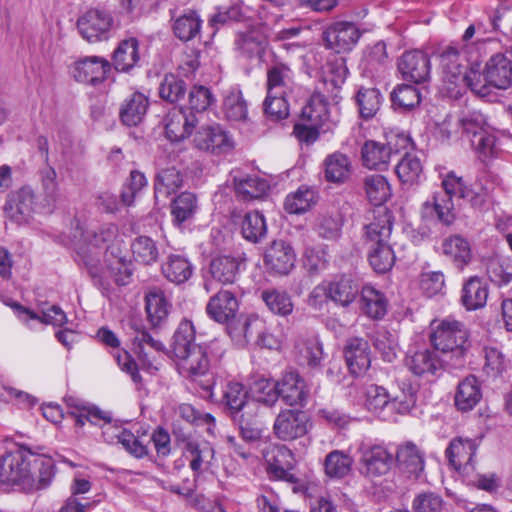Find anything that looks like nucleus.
Listing matches in <instances>:
<instances>
[{"label":"nucleus","mask_w":512,"mask_h":512,"mask_svg":"<svg viewBox=\"0 0 512 512\" xmlns=\"http://www.w3.org/2000/svg\"><path fill=\"white\" fill-rule=\"evenodd\" d=\"M279 397L289 406H303L309 396L305 380L299 374L289 372L278 381Z\"/></svg>","instance_id":"obj_22"},{"label":"nucleus","mask_w":512,"mask_h":512,"mask_svg":"<svg viewBox=\"0 0 512 512\" xmlns=\"http://www.w3.org/2000/svg\"><path fill=\"white\" fill-rule=\"evenodd\" d=\"M139 45L135 38L121 41L113 54V64L118 71H128L133 68L139 60Z\"/></svg>","instance_id":"obj_46"},{"label":"nucleus","mask_w":512,"mask_h":512,"mask_svg":"<svg viewBox=\"0 0 512 512\" xmlns=\"http://www.w3.org/2000/svg\"><path fill=\"white\" fill-rule=\"evenodd\" d=\"M395 172L403 185L413 186L418 184L423 166L419 157L411 152H406L395 167Z\"/></svg>","instance_id":"obj_45"},{"label":"nucleus","mask_w":512,"mask_h":512,"mask_svg":"<svg viewBox=\"0 0 512 512\" xmlns=\"http://www.w3.org/2000/svg\"><path fill=\"white\" fill-rule=\"evenodd\" d=\"M486 77L490 86L507 89L512 84V63L503 54L492 56L486 63Z\"/></svg>","instance_id":"obj_27"},{"label":"nucleus","mask_w":512,"mask_h":512,"mask_svg":"<svg viewBox=\"0 0 512 512\" xmlns=\"http://www.w3.org/2000/svg\"><path fill=\"white\" fill-rule=\"evenodd\" d=\"M238 308L239 304L234 294L228 290H221L210 298L206 311L216 322L229 323L235 318Z\"/></svg>","instance_id":"obj_23"},{"label":"nucleus","mask_w":512,"mask_h":512,"mask_svg":"<svg viewBox=\"0 0 512 512\" xmlns=\"http://www.w3.org/2000/svg\"><path fill=\"white\" fill-rule=\"evenodd\" d=\"M15 309L18 311L20 319L25 322L29 319H33L39 320L45 324H51L53 326H62L67 322V316L65 312L56 305H53L47 310L43 311L42 316H39L33 311L18 304L15 305Z\"/></svg>","instance_id":"obj_59"},{"label":"nucleus","mask_w":512,"mask_h":512,"mask_svg":"<svg viewBox=\"0 0 512 512\" xmlns=\"http://www.w3.org/2000/svg\"><path fill=\"white\" fill-rule=\"evenodd\" d=\"M374 348L386 362H393L398 355L399 345L397 335L386 329L377 330L371 337Z\"/></svg>","instance_id":"obj_55"},{"label":"nucleus","mask_w":512,"mask_h":512,"mask_svg":"<svg viewBox=\"0 0 512 512\" xmlns=\"http://www.w3.org/2000/svg\"><path fill=\"white\" fill-rule=\"evenodd\" d=\"M193 145L200 151L216 155L227 153L234 147L232 139L219 124H206L197 129Z\"/></svg>","instance_id":"obj_13"},{"label":"nucleus","mask_w":512,"mask_h":512,"mask_svg":"<svg viewBox=\"0 0 512 512\" xmlns=\"http://www.w3.org/2000/svg\"><path fill=\"white\" fill-rule=\"evenodd\" d=\"M163 275L173 283H184L192 275V266L183 256L171 254L162 264Z\"/></svg>","instance_id":"obj_49"},{"label":"nucleus","mask_w":512,"mask_h":512,"mask_svg":"<svg viewBox=\"0 0 512 512\" xmlns=\"http://www.w3.org/2000/svg\"><path fill=\"white\" fill-rule=\"evenodd\" d=\"M183 185V176L175 167H168L158 172L154 185L156 201L166 200Z\"/></svg>","instance_id":"obj_38"},{"label":"nucleus","mask_w":512,"mask_h":512,"mask_svg":"<svg viewBox=\"0 0 512 512\" xmlns=\"http://www.w3.org/2000/svg\"><path fill=\"white\" fill-rule=\"evenodd\" d=\"M478 444L467 438H456L451 441L446 450L449 463L463 475H469L474 471L473 457L476 454Z\"/></svg>","instance_id":"obj_16"},{"label":"nucleus","mask_w":512,"mask_h":512,"mask_svg":"<svg viewBox=\"0 0 512 512\" xmlns=\"http://www.w3.org/2000/svg\"><path fill=\"white\" fill-rule=\"evenodd\" d=\"M241 232L246 240L253 243L260 242L267 234L264 215L259 211L246 213L242 221Z\"/></svg>","instance_id":"obj_56"},{"label":"nucleus","mask_w":512,"mask_h":512,"mask_svg":"<svg viewBox=\"0 0 512 512\" xmlns=\"http://www.w3.org/2000/svg\"><path fill=\"white\" fill-rule=\"evenodd\" d=\"M398 69L405 80L422 83L430 75L429 56L420 50L407 51L399 58Z\"/></svg>","instance_id":"obj_15"},{"label":"nucleus","mask_w":512,"mask_h":512,"mask_svg":"<svg viewBox=\"0 0 512 512\" xmlns=\"http://www.w3.org/2000/svg\"><path fill=\"white\" fill-rule=\"evenodd\" d=\"M240 271V261L231 255L214 256L209 265V273L211 277L223 284H233Z\"/></svg>","instance_id":"obj_28"},{"label":"nucleus","mask_w":512,"mask_h":512,"mask_svg":"<svg viewBox=\"0 0 512 512\" xmlns=\"http://www.w3.org/2000/svg\"><path fill=\"white\" fill-rule=\"evenodd\" d=\"M344 355L348 368L354 375H360L370 367V346L363 338L349 339L344 348Z\"/></svg>","instance_id":"obj_24"},{"label":"nucleus","mask_w":512,"mask_h":512,"mask_svg":"<svg viewBox=\"0 0 512 512\" xmlns=\"http://www.w3.org/2000/svg\"><path fill=\"white\" fill-rule=\"evenodd\" d=\"M361 309L371 319H382L387 313V299L385 295L373 286L365 285L361 290Z\"/></svg>","instance_id":"obj_37"},{"label":"nucleus","mask_w":512,"mask_h":512,"mask_svg":"<svg viewBox=\"0 0 512 512\" xmlns=\"http://www.w3.org/2000/svg\"><path fill=\"white\" fill-rule=\"evenodd\" d=\"M309 417L298 409H284L275 418L274 435L282 441H293L308 433Z\"/></svg>","instance_id":"obj_10"},{"label":"nucleus","mask_w":512,"mask_h":512,"mask_svg":"<svg viewBox=\"0 0 512 512\" xmlns=\"http://www.w3.org/2000/svg\"><path fill=\"white\" fill-rule=\"evenodd\" d=\"M364 229L371 267L377 273L389 271L395 262L394 252L388 243L392 231L390 213L383 208L374 211L373 221L366 224Z\"/></svg>","instance_id":"obj_3"},{"label":"nucleus","mask_w":512,"mask_h":512,"mask_svg":"<svg viewBox=\"0 0 512 512\" xmlns=\"http://www.w3.org/2000/svg\"><path fill=\"white\" fill-rule=\"evenodd\" d=\"M131 251L135 261L150 265L157 261L159 252L156 243L147 236H139L131 243Z\"/></svg>","instance_id":"obj_63"},{"label":"nucleus","mask_w":512,"mask_h":512,"mask_svg":"<svg viewBox=\"0 0 512 512\" xmlns=\"http://www.w3.org/2000/svg\"><path fill=\"white\" fill-rule=\"evenodd\" d=\"M383 97L376 88H361L357 94V104L362 118L376 115L382 105Z\"/></svg>","instance_id":"obj_62"},{"label":"nucleus","mask_w":512,"mask_h":512,"mask_svg":"<svg viewBox=\"0 0 512 512\" xmlns=\"http://www.w3.org/2000/svg\"><path fill=\"white\" fill-rule=\"evenodd\" d=\"M34 200L33 190L27 186L22 187L8 195L4 212L9 219L17 223L25 222L36 209Z\"/></svg>","instance_id":"obj_17"},{"label":"nucleus","mask_w":512,"mask_h":512,"mask_svg":"<svg viewBox=\"0 0 512 512\" xmlns=\"http://www.w3.org/2000/svg\"><path fill=\"white\" fill-rule=\"evenodd\" d=\"M361 37L358 27L347 21H338L330 24L322 34L326 48L336 53L351 51Z\"/></svg>","instance_id":"obj_12"},{"label":"nucleus","mask_w":512,"mask_h":512,"mask_svg":"<svg viewBox=\"0 0 512 512\" xmlns=\"http://www.w3.org/2000/svg\"><path fill=\"white\" fill-rule=\"evenodd\" d=\"M261 299L269 311L275 315L286 317L293 312L291 296L284 290L265 289L261 292Z\"/></svg>","instance_id":"obj_48"},{"label":"nucleus","mask_w":512,"mask_h":512,"mask_svg":"<svg viewBox=\"0 0 512 512\" xmlns=\"http://www.w3.org/2000/svg\"><path fill=\"white\" fill-rule=\"evenodd\" d=\"M148 106V98L140 92H134L123 102L120 109L122 122L127 126L138 125L143 120Z\"/></svg>","instance_id":"obj_39"},{"label":"nucleus","mask_w":512,"mask_h":512,"mask_svg":"<svg viewBox=\"0 0 512 512\" xmlns=\"http://www.w3.org/2000/svg\"><path fill=\"white\" fill-rule=\"evenodd\" d=\"M406 366L417 376H427L435 375L437 371L441 370L443 362L436 352L424 349L407 356Z\"/></svg>","instance_id":"obj_29"},{"label":"nucleus","mask_w":512,"mask_h":512,"mask_svg":"<svg viewBox=\"0 0 512 512\" xmlns=\"http://www.w3.org/2000/svg\"><path fill=\"white\" fill-rule=\"evenodd\" d=\"M195 328L191 321L183 320L177 327L172 343V352L179 373L197 381L206 377L210 368V359L206 347L194 343Z\"/></svg>","instance_id":"obj_2"},{"label":"nucleus","mask_w":512,"mask_h":512,"mask_svg":"<svg viewBox=\"0 0 512 512\" xmlns=\"http://www.w3.org/2000/svg\"><path fill=\"white\" fill-rule=\"evenodd\" d=\"M351 174V162L342 153H333L324 160V176L328 182L341 184L346 182Z\"/></svg>","instance_id":"obj_42"},{"label":"nucleus","mask_w":512,"mask_h":512,"mask_svg":"<svg viewBox=\"0 0 512 512\" xmlns=\"http://www.w3.org/2000/svg\"><path fill=\"white\" fill-rule=\"evenodd\" d=\"M250 391L254 400L267 406H273L279 398L278 382L264 377L255 379Z\"/></svg>","instance_id":"obj_60"},{"label":"nucleus","mask_w":512,"mask_h":512,"mask_svg":"<svg viewBox=\"0 0 512 512\" xmlns=\"http://www.w3.org/2000/svg\"><path fill=\"white\" fill-rule=\"evenodd\" d=\"M443 191L435 192L432 200H427L422 205V216L431 218L434 214L443 224L449 225L454 219V203L453 198L467 200L472 207L480 208L485 202L487 191L482 188L481 191L475 192L466 186L462 177L457 176L454 172H449L442 180Z\"/></svg>","instance_id":"obj_1"},{"label":"nucleus","mask_w":512,"mask_h":512,"mask_svg":"<svg viewBox=\"0 0 512 512\" xmlns=\"http://www.w3.org/2000/svg\"><path fill=\"white\" fill-rule=\"evenodd\" d=\"M182 449L184 456L189 459V466L195 473L196 481L204 465H209L214 458V449L208 442H198L192 438L182 440Z\"/></svg>","instance_id":"obj_25"},{"label":"nucleus","mask_w":512,"mask_h":512,"mask_svg":"<svg viewBox=\"0 0 512 512\" xmlns=\"http://www.w3.org/2000/svg\"><path fill=\"white\" fill-rule=\"evenodd\" d=\"M457 121L463 134L468 138L471 147L480 157L487 158L494 154L496 137L489 130L481 112L475 110L462 112Z\"/></svg>","instance_id":"obj_5"},{"label":"nucleus","mask_w":512,"mask_h":512,"mask_svg":"<svg viewBox=\"0 0 512 512\" xmlns=\"http://www.w3.org/2000/svg\"><path fill=\"white\" fill-rule=\"evenodd\" d=\"M264 457L271 475L280 480L295 482L290 472L294 466V457L290 449L284 445H275L264 454Z\"/></svg>","instance_id":"obj_20"},{"label":"nucleus","mask_w":512,"mask_h":512,"mask_svg":"<svg viewBox=\"0 0 512 512\" xmlns=\"http://www.w3.org/2000/svg\"><path fill=\"white\" fill-rule=\"evenodd\" d=\"M392 415H404L416 404V388L408 380H398L389 390Z\"/></svg>","instance_id":"obj_26"},{"label":"nucleus","mask_w":512,"mask_h":512,"mask_svg":"<svg viewBox=\"0 0 512 512\" xmlns=\"http://www.w3.org/2000/svg\"><path fill=\"white\" fill-rule=\"evenodd\" d=\"M348 73L349 71L344 57L334 56L329 59L324 68V92L329 93L331 97L335 99Z\"/></svg>","instance_id":"obj_30"},{"label":"nucleus","mask_w":512,"mask_h":512,"mask_svg":"<svg viewBox=\"0 0 512 512\" xmlns=\"http://www.w3.org/2000/svg\"><path fill=\"white\" fill-rule=\"evenodd\" d=\"M352 464L353 459L349 454L340 450H334L325 458V473L329 477L342 478L349 474Z\"/></svg>","instance_id":"obj_61"},{"label":"nucleus","mask_w":512,"mask_h":512,"mask_svg":"<svg viewBox=\"0 0 512 512\" xmlns=\"http://www.w3.org/2000/svg\"><path fill=\"white\" fill-rule=\"evenodd\" d=\"M112 25L111 15L97 8L86 10L77 20V29L80 35L90 43L107 39Z\"/></svg>","instance_id":"obj_11"},{"label":"nucleus","mask_w":512,"mask_h":512,"mask_svg":"<svg viewBox=\"0 0 512 512\" xmlns=\"http://www.w3.org/2000/svg\"><path fill=\"white\" fill-rule=\"evenodd\" d=\"M487 284L477 276L470 277L463 285L461 301L467 310H477L486 305Z\"/></svg>","instance_id":"obj_36"},{"label":"nucleus","mask_w":512,"mask_h":512,"mask_svg":"<svg viewBox=\"0 0 512 512\" xmlns=\"http://www.w3.org/2000/svg\"><path fill=\"white\" fill-rule=\"evenodd\" d=\"M146 312L153 326L161 324L168 316L169 304L164 293L157 288L149 290L145 297Z\"/></svg>","instance_id":"obj_52"},{"label":"nucleus","mask_w":512,"mask_h":512,"mask_svg":"<svg viewBox=\"0 0 512 512\" xmlns=\"http://www.w3.org/2000/svg\"><path fill=\"white\" fill-rule=\"evenodd\" d=\"M301 115L303 120L323 127L324 131H331L339 122V108L336 104L329 106L326 95L320 91L312 94Z\"/></svg>","instance_id":"obj_9"},{"label":"nucleus","mask_w":512,"mask_h":512,"mask_svg":"<svg viewBox=\"0 0 512 512\" xmlns=\"http://www.w3.org/2000/svg\"><path fill=\"white\" fill-rule=\"evenodd\" d=\"M471 62L466 57L464 50L449 46L440 54V67L442 71L443 88L453 96L461 82L465 80Z\"/></svg>","instance_id":"obj_8"},{"label":"nucleus","mask_w":512,"mask_h":512,"mask_svg":"<svg viewBox=\"0 0 512 512\" xmlns=\"http://www.w3.org/2000/svg\"><path fill=\"white\" fill-rule=\"evenodd\" d=\"M31 457L33 453L24 446L3 455L0 458V483L17 485L26 491L34 490L35 476Z\"/></svg>","instance_id":"obj_4"},{"label":"nucleus","mask_w":512,"mask_h":512,"mask_svg":"<svg viewBox=\"0 0 512 512\" xmlns=\"http://www.w3.org/2000/svg\"><path fill=\"white\" fill-rule=\"evenodd\" d=\"M489 86L486 69L482 74L480 64L476 61L471 62L468 71H466L465 80L460 83L452 97L458 98L466 88H469L476 95L486 96L489 93Z\"/></svg>","instance_id":"obj_43"},{"label":"nucleus","mask_w":512,"mask_h":512,"mask_svg":"<svg viewBox=\"0 0 512 512\" xmlns=\"http://www.w3.org/2000/svg\"><path fill=\"white\" fill-rule=\"evenodd\" d=\"M100 245L105 247V251L110 252L112 247L120 248V240L118 239V227L114 224H106L95 232L91 243L79 248L77 251L79 257L82 259V252L85 249L90 250L89 254L94 255L95 252H101L103 255Z\"/></svg>","instance_id":"obj_44"},{"label":"nucleus","mask_w":512,"mask_h":512,"mask_svg":"<svg viewBox=\"0 0 512 512\" xmlns=\"http://www.w3.org/2000/svg\"><path fill=\"white\" fill-rule=\"evenodd\" d=\"M90 250L85 249L82 252V261L88 268L89 273L96 277L107 274L114 278L119 284H126L131 272L129 271L128 263L122 256L120 248L112 247L111 251H104V260L101 261V252H95L94 255L89 254Z\"/></svg>","instance_id":"obj_6"},{"label":"nucleus","mask_w":512,"mask_h":512,"mask_svg":"<svg viewBox=\"0 0 512 512\" xmlns=\"http://www.w3.org/2000/svg\"><path fill=\"white\" fill-rule=\"evenodd\" d=\"M363 190L369 202L376 206L384 204L392 195L388 180L380 174L366 175L363 179Z\"/></svg>","instance_id":"obj_41"},{"label":"nucleus","mask_w":512,"mask_h":512,"mask_svg":"<svg viewBox=\"0 0 512 512\" xmlns=\"http://www.w3.org/2000/svg\"><path fill=\"white\" fill-rule=\"evenodd\" d=\"M102 435L108 443H113V437L109 436V432H117V442L120 443L127 452L136 458H142L147 455L146 446L141 443L132 432L122 427L111 424L110 422L102 427Z\"/></svg>","instance_id":"obj_35"},{"label":"nucleus","mask_w":512,"mask_h":512,"mask_svg":"<svg viewBox=\"0 0 512 512\" xmlns=\"http://www.w3.org/2000/svg\"><path fill=\"white\" fill-rule=\"evenodd\" d=\"M236 193L244 200L259 199L267 194L270 186L267 180L258 176L234 179Z\"/></svg>","instance_id":"obj_51"},{"label":"nucleus","mask_w":512,"mask_h":512,"mask_svg":"<svg viewBox=\"0 0 512 512\" xmlns=\"http://www.w3.org/2000/svg\"><path fill=\"white\" fill-rule=\"evenodd\" d=\"M366 406L384 419H394L390 411V393L384 387L372 385L367 389Z\"/></svg>","instance_id":"obj_50"},{"label":"nucleus","mask_w":512,"mask_h":512,"mask_svg":"<svg viewBox=\"0 0 512 512\" xmlns=\"http://www.w3.org/2000/svg\"><path fill=\"white\" fill-rule=\"evenodd\" d=\"M293 72L286 63L278 62L267 70V94L285 95L291 90Z\"/></svg>","instance_id":"obj_32"},{"label":"nucleus","mask_w":512,"mask_h":512,"mask_svg":"<svg viewBox=\"0 0 512 512\" xmlns=\"http://www.w3.org/2000/svg\"><path fill=\"white\" fill-rule=\"evenodd\" d=\"M396 459L400 468L416 476L424 468L423 457L413 443H406L400 446L396 454Z\"/></svg>","instance_id":"obj_57"},{"label":"nucleus","mask_w":512,"mask_h":512,"mask_svg":"<svg viewBox=\"0 0 512 512\" xmlns=\"http://www.w3.org/2000/svg\"><path fill=\"white\" fill-rule=\"evenodd\" d=\"M200 27L201 21L198 15L190 11L175 20L173 30L180 40L189 41L200 32Z\"/></svg>","instance_id":"obj_64"},{"label":"nucleus","mask_w":512,"mask_h":512,"mask_svg":"<svg viewBox=\"0 0 512 512\" xmlns=\"http://www.w3.org/2000/svg\"><path fill=\"white\" fill-rule=\"evenodd\" d=\"M481 398L480 384L474 376L466 377L458 384L455 394V405L459 410H472Z\"/></svg>","instance_id":"obj_40"},{"label":"nucleus","mask_w":512,"mask_h":512,"mask_svg":"<svg viewBox=\"0 0 512 512\" xmlns=\"http://www.w3.org/2000/svg\"><path fill=\"white\" fill-rule=\"evenodd\" d=\"M360 462L363 474L368 477H379L390 470L393 456L386 448L375 445L363 449Z\"/></svg>","instance_id":"obj_18"},{"label":"nucleus","mask_w":512,"mask_h":512,"mask_svg":"<svg viewBox=\"0 0 512 512\" xmlns=\"http://www.w3.org/2000/svg\"><path fill=\"white\" fill-rule=\"evenodd\" d=\"M431 327L430 340L436 350L442 353L463 354L468 333L462 322L448 317L440 321H433Z\"/></svg>","instance_id":"obj_7"},{"label":"nucleus","mask_w":512,"mask_h":512,"mask_svg":"<svg viewBox=\"0 0 512 512\" xmlns=\"http://www.w3.org/2000/svg\"><path fill=\"white\" fill-rule=\"evenodd\" d=\"M330 293V300L334 303L347 307L354 302L358 295V285L348 277H342L339 280L327 282Z\"/></svg>","instance_id":"obj_47"},{"label":"nucleus","mask_w":512,"mask_h":512,"mask_svg":"<svg viewBox=\"0 0 512 512\" xmlns=\"http://www.w3.org/2000/svg\"><path fill=\"white\" fill-rule=\"evenodd\" d=\"M441 250L459 269H463L472 259L470 244L460 235L445 238L442 241Z\"/></svg>","instance_id":"obj_34"},{"label":"nucleus","mask_w":512,"mask_h":512,"mask_svg":"<svg viewBox=\"0 0 512 512\" xmlns=\"http://www.w3.org/2000/svg\"><path fill=\"white\" fill-rule=\"evenodd\" d=\"M295 253L291 245L284 240L271 243L265 253V265L278 274L286 275L294 267Z\"/></svg>","instance_id":"obj_21"},{"label":"nucleus","mask_w":512,"mask_h":512,"mask_svg":"<svg viewBox=\"0 0 512 512\" xmlns=\"http://www.w3.org/2000/svg\"><path fill=\"white\" fill-rule=\"evenodd\" d=\"M197 124L195 113L183 108H173L164 118L166 137L172 142H180L192 135Z\"/></svg>","instance_id":"obj_14"},{"label":"nucleus","mask_w":512,"mask_h":512,"mask_svg":"<svg viewBox=\"0 0 512 512\" xmlns=\"http://www.w3.org/2000/svg\"><path fill=\"white\" fill-rule=\"evenodd\" d=\"M198 209L196 195L191 192H183L171 203L173 221L178 225L192 219Z\"/></svg>","instance_id":"obj_54"},{"label":"nucleus","mask_w":512,"mask_h":512,"mask_svg":"<svg viewBox=\"0 0 512 512\" xmlns=\"http://www.w3.org/2000/svg\"><path fill=\"white\" fill-rule=\"evenodd\" d=\"M316 202L317 195L314 190L300 187L286 196L284 209L290 214H302L310 210Z\"/></svg>","instance_id":"obj_53"},{"label":"nucleus","mask_w":512,"mask_h":512,"mask_svg":"<svg viewBox=\"0 0 512 512\" xmlns=\"http://www.w3.org/2000/svg\"><path fill=\"white\" fill-rule=\"evenodd\" d=\"M41 186L44 196L43 207L51 211L60 199L57 173L53 167L47 166L41 170Z\"/></svg>","instance_id":"obj_58"},{"label":"nucleus","mask_w":512,"mask_h":512,"mask_svg":"<svg viewBox=\"0 0 512 512\" xmlns=\"http://www.w3.org/2000/svg\"><path fill=\"white\" fill-rule=\"evenodd\" d=\"M110 69L109 62L98 56L79 59L73 67V76L78 82L95 85L105 79Z\"/></svg>","instance_id":"obj_19"},{"label":"nucleus","mask_w":512,"mask_h":512,"mask_svg":"<svg viewBox=\"0 0 512 512\" xmlns=\"http://www.w3.org/2000/svg\"><path fill=\"white\" fill-rule=\"evenodd\" d=\"M265 49V37L258 29H249L237 34L235 50L244 59L260 57Z\"/></svg>","instance_id":"obj_31"},{"label":"nucleus","mask_w":512,"mask_h":512,"mask_svg":"<svg viewBox=\"0 0 512 512\" xmlns=\"http://www.w3.org/2000/svg\"><path fill=\"white\" fill-rule=\"evenodd\" d=\"M361 158L366 168L382 171L389 165L391 151L385 143L369 140L361 148Z\"/></svg>","instance_id":"obj_33"}]
</instances>
